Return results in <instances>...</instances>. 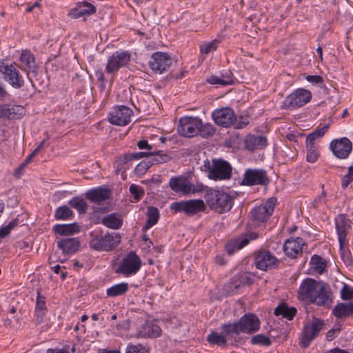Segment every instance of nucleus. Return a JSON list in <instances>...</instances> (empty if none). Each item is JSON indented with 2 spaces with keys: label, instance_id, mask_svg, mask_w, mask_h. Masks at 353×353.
Here are the masks:
<instances>
[{
  "label": "nucleus",
  "instance_id": "4be33fe9",
  "mask_svg": "<svg viewBox=\"0 0 353 353\" xmlns=\"http://www.w3.org/2000/svg\"><path fill=\"white\" fill-rule=\"evenodd\" d=\"M310 302L319 306H329L332 303L329 285L323 282H319L316 293H314Z\"/></svg>",
  "mask_w": 353,
  "mask_h": 353
},
{
  "label": "nucleus",
  "instance_id": "f8f14e48",
  "mask_svg": "<svg viewBox=\"0 0 353 353\" xmlns=\"http://www.w3.org/2000/svg\"><path fill=\"white\" fill-rule=\"evenodd\" d=\"M212 117L217 125L225 128L232 127L236 119L234 111L230 107L214 110L212 113Z\"/></svg>",
  "mask_w": 353,
  "mask_h": 353
},
{
  "label": "nucleus",
  "instance_id": "4468645a",
  "mask_svg": "<svg viewBox=\"0 0 353 353\" xmlns=\"http://www.w3.org/2000/svg\"><path fill=\"white\" fill-rule=\"evenodd\" d=\"M330 148L333 154L339 159H346L352 151V143L347 137L332 140Z\"/></svg>",
  "mask_w": 353,
  "mask_h": 353
},
{
  "label": "nucleus",
  "instance_id": "774afa93",
  "mask_svg": "<svg viewBox=\"0 0 353 353\" xmlns=\"http://www.w3.org/2000/svg\"><path fill=\"white\" fill-rule=\"evenodd\" d=\"M47 310H34V317L37 324H41L43 322Z\"/></svg>",
  "mask_w": 353,
  "mask_h": 353
},
{
  "label": "nucleus",
  "instance_id": "864d4df0",
  "mask_svg": "<svg viewBox=\"0 0 353 353\" xmlns=\"http://www.w3.org/2000/svg\"><path fill=\"white\" fill-rule=\"evenodd\" d=\"M35 310H47L48 311L47 306H46V298L44 295H43L41 293V291L39 289H37V290Z\"/></svg>",
  "mask_w": 353,
  "mask_h": 353
},
{
  "label": "nucleus",
  "instance_id": "72a5a7b5",
  "mask_svg": "<svg viewBox=\"0 0 353 353\" xmlns=\"http://www.w3.org/2000/svg\"><path fill=\"white\" fill-rule=\"evenodd\" d=\"M146 216V223L142 228V231L143 232L147 231L157 223L160 217L159 210L156 207L149 206L147 209Z\"/></svg>",
  "mask_w": 353,
  "mask_h": 353
},
{
  "label": "nucleus",
  "instance_id": "603ef678",
  "mask_svg": "<svg viewBox=\"0 0 353 353\" xmlns=\"http://www.w3.org/2000/svg\"><path fill=\"white\" fill-rule=\"evenodd\" d=\"M219 41L216 39L208 43H204L200 46V52L203 54H209L217 49Z\"/></svg>",
  "mask_w": 353,
  "mask_h": 353
},
{
  "label": "nucleus",
  "instance_id": "338daca9",
  "mask_svg": "<svg viewBox=\"0 0 353 353\" xmlns=\"http://www.w3.org/2000/svg\"><path fill=\"white\" fill-rule=\"evenodd\" d=\"M95 77H97V81L99 83V88L100 89V91H103L105 88V78L102 70H97L95 72Z\"/></svg>",
  "mask_w": 353,
  "mask_h": 353
},
{
  "label": "nucleus",
  "instance_id": "09e8293b",
  "mask_svg": "<svg viewBox=\"0 0 353 353\" xmlns=\"http://www.w3.org/2000/svg\"><path fill=\"white\" fill-rule=\"evenodd\" d=\"M252 345H260L263 346H270L272 344L270 339L262 334L254 335L251 339Z\"/></svg>",
  "mask_w": 353,
  "mask_h": 353
},
{
  "label": "nucleus",
  "instance_id": "680f3d73",
  "mask_svg": "<svg viewBox=\"0 0 353 353\" xmlns=\"http://www.w3.org/2000/svg\"><path fill=\"white\" fill-rule=\"evenodd\" d=\"M341 298L343 300L353 299V288L347 284H344L341 290Z\"/></svg>",
  "mask_w": 353,
  "mask_h": 353
},
{
  "label": "nucleus",
  "instance_id": "0eeeda50",
  "mask_svg": "<svg viewBox=\"0 0 353 353\" xmlns=\"http://www.w3.org/2000/svg\"><path fill=\"white\" fill-rule=\"evenodd\" d=\"M312 99V93L304 88H297L289 94L283 101L282 108L284 109H296L301 108Z\"/></svg>",
  "mask_w": 353,
  "mask_h": 353
},
{
  "label": "nucleus",
  "instance_id": "1a4fd4ad",
  "mask_svg": "<svg viewBox=\"0 0 353 353\" xmlns=\"http://www.w3.org/2000/svg\"><path fill=\"white\" fill-rule=\"evenodd\" d=\"M254 265L256 269L268 271L277 268L280 261L269 250L261 249L254 253Z\"/></svg>",
  "mask_w": 353,
  "mask_h": 353
},
{
  "label": "nucleus",
  "instance_id": "c756f323",
  "mask_svg": "<svg viewBox=\"0 0 353 353\" xmlns=\"http://www.w3.org/2000/svg\"><path fill=\"white\" fill-rule=\"evenodd\" d=\"M332 314L337 319H343L353 316V303H339L333 308Z\"/></svg>",
  "mask_w": 353,
  "mask_h": 353
},
{
  "label": "nucleus",
  "instance_id": "a19ab883",
  "mask_svg": "<svg viewBox=\"0 0 353 353\" xmlns=\"http://www.w3.org/2000/svg\"><path fill=\"white\" fill-rule=\"evenodd\" d=\"M68 204L81 214H85L88 210V204L84 199L79 196L73 197L68 201Z\"/></svg>",
  "mask_w": 353,
  "mask_h": 353
},
{
  "label": "nucleus",
  "instance_id": "dca6fc26",
  "mask_svg": "<svg viewBox=\"0 0 353 353\" xmlns=\"http://www.w3.org/2000/svg\"><path fill=\"white\" fill-rule=\"evenodd\" d=\"M172 63V59L167 53L156 52L151 56L148 65L155 73L162 74L168 70Z\"/></svg>",
  "mask_w": 353,
  "mask_h": 353
},
{
  "label": "nucleus",
  "instance_id": "9b49d317",
  "mask_svg": "<svg viewBox=\"0 0 353 353\" xmlns=\"http://www.w3.org/2000/svg\"><path fill=\"white\" fill-rule=\"evenodd\" d=\"M130 60V54L128 51H116L109 57L105 66V72L108 74H114L121 68L127 65Z\"/></svg>",
  "mask_w": 353,
  "mask_h": 353
},
{
  "label": "nucleus",
  "instance_id": "f704fd0d",
  "mask_svg": "<svg viewBox=\"0 0 353 353\" xmlns=\"http://www.w3.org/2000/svg\"><path fill=\"white\" fill-rule=\"evenodd\" d=\"M101 223L108 228L118 230L123 225V219L117 213H112L103 217Z\"/></svg>",
  "mask_w": 353,
  "mask_h": 353
},
{
  "label": "nucleus",
  "instance_id": "de8ad7c7",
  "mask_svg": "<svg viewBox=\"0 0 353 353\" xmlns=\"http://www.w3.org/2000/svg\"><path fill=\"white\" fill-rule=\"evenodd\" d=\"M307 155L306 160L309 163H314L320 156L318 145L316 144L306 143Z\"/></svg>",
  "mask_w": 353,
  "mask_h": 353
},
{
  "label": "nucleus",
  "instance_id": "6e6d98bb",
  "mask_svg": "<svg viewBox=\"0 0 353 353\" xmlns=\"http://www.w3.org/2000/svg\"><path fill=\"white\" fill-rule=\"evenodd\" d=\"M322 189L324 188V185H321ZM327 204L326 192L323 190L321 194L318 195L312 202V205L314 208L318 209L320 206Z\"/></svg>",
  "mask_w": 353,
  "mask_h": 353
},
{
  "label": "nucleus",
  "instance_id": "5701e85b",
  "mask_svg": "<svg viewBox=\"0 0 353 353\" xmlns=\"http://www.w3.org/2000/svg\"><path fill=\"white\" fill-rule=\"evenodd\" d=\"M351 221L347 217L345 214H339L335 219V225L339 247L344 245L348 230L351 228Z\"/></svg>",
  "mask_w": 353,
  "mask_h": 353
},
{
  "label": "nucleus",
  "instance_id": "f257e3e1",
  "mask_svg": "<svg viewBox=\"0 0 353 353\" xmlns=\"http://www.w3.org/2000/svg\"><path fill=\"white\" fill-rule=\"evenodd\" d=\"M204 199L210 210L219 214L230 211L234 205V197L218 189H206Z\"/></svg>",
  "mask_w": 353,
  "mask_h": 353
},
{
  "label": "nucleus",
  "instance_id": "5fc2aeb1",
  "mask_svg": "<svg viewBox=\"0 0 353 353\" xmlns=\"http://www.w3.org/2000/svg\"><path fill=\"white\" fill-rule=\"evenodd\" d=\"M207 82L211 85H232L234 83V80H231L230 79H227V80L221 79L219 77L217 76H211L207 79Z\"/></svg>",
  "mask_w": 353,
  "mask_h": 353
},
{
  "label": "nucleus",
  "instance_id": "e2e57ef3",
  "mask_svg": "<svg viewBox=\"0 0 353 353\" xmlns=\"http://www.w3.org/2000/svg\"><path fill=\"white\" fill-rule=\"evenodd\" d=\"M240 283L243 285H252L254 282V278L252 274L249 272H244L238 276Z\"/></svg>",
  "mask_w": 353,
  "mask_h": 353
},
{
  "label": "nucleus",
  "instance_id": "6ab92c4d",
  "mask_svg": "<svg viewBox=\"0 0 353 353\" xmlns=\"http://www.w3.org/2000/svg\"><path fill=\"white\" fill-rule=\"evenodd\" d=\"M305 241L303 238L296 237L287 239L283 245L285 254L290 259H296L302 255Z\"/></svg>",
  "mask_w": 353,
  "mask_h": 353
},
{
  "label": "nucleus",
  "instance_id": "58836bf2",
  "mask_svg": "<svg viewBox=\"0 0 353 353\" xmlns=\"http://www.w3.org/2000/svg\"><path fill=\"white\" fill-rule=\"evenodd\" d=\"M221 330L225 336H237L242 333L239 321L233 323H223L221 326Z\"/></svg>",
  "mask_w": 353,
  "mask_h": 353
},
{
  "label": "nucleus",
  "instance_id": "052dcab7",
  "mask_svg": "<svg viewBox=\"0 0 353 353\" xmlns=\"http://www.w3.org/2000/svg\"><path fill=\"white\" fill-rule=\"evenodd\" d=\"M352 182H353V165L348 168L347 173L342 178L341 188L346 189Z\"/></svg>",
  "mask_w": 353,
  "mask_h": 353
},
{
  "label": "nucleus",
  "instance_id": "b1692460",
  "mask_svg": "<svg viewBox=\"0 0 353 353\" xmlns=\"http://www.w3.org/2000/svg\"><path fill=\"white\" fill-rule=\"evenodd\" d=\"M111 190L104 186H99L88 190L85 197L91 202L100 204L109 199L111 196Z\"/></svg>",
  "mask_w": 353,
  "mask_h": 353
},
{
  "label": "nucleus",
  "instance_id": "9d476101",
  "mask_svg": "<svg viewBox=\"0 0 353 353\" xmlns=\"http://www.w3.org/2000/svg\"><path fill=\"white\" fill-rule=\"evenodd\" d=\"M270 182V179L264 170L248 168L243 174L241 185L247 186L257 185L267 186Z\"/></svg>",
  "mask_w": 353,
  "mask_h": 353
},
{
  "label": "nucleus",
  "instance_id": "3c124183",
  "mask_svg": "<svg viewBox=\"0 0 353 353\" xmlns=\"http://www.w3.org/2000/svg\"><path fill=\"white\" fill-rule=\"evenodd\" d=\"M19 224V219H14L10 221L6 225L0 228V239L7 236L12 230H13Z\"/></svg>",
  "mask_w": 353,
  "mask_h": 353
},
{
  "label": "nucleus",
  "instance_id": "69168bd1",
  "mask_svg": "<svg viewBox=\"0 0 353 353\" xmlns=\"http://www.w3.org/2000/svg\"><path fill=\"white\" fill-rule=\"evenodd\" d=\"M208 188L205 186L202 183L196 181L195 183L190 182V194L200 193L203 191L205 192V189Z\"/></svg>",
  "mask_w": 353,
  "mask_h": 353
},
{
  "label": "nucleus",
  "instance_id": "20e7f679",
  "mask_svg": "<svg viewBox=\"0 0 353 353\" xmlns=\"http://www.w3.org/2000/svg\"><path fill=\"white\" fill-rule=\"evenodd\" d=\"M141 260L134 251H130L121 261L115 272L129 277L135 275L141 269Z\"/></svg>",
  "mask_w": 353,
  "mask_h": 353
},
{
  "label": "nucleus",
  "instance_id": "7ed1b4c3",
  "mask_svg": "<svg viewBox=\"0 0 353 353\" xmlns=\"http://www.w3.org/2000/svg\"><path fill=\"white\" fill-rule=\"evenodd\" d=\"M90 236L89 245L97 251H112L119 245L121 239L120 234L116 232L103 234L101 231H92Z\"/></svg>",
  "mask_w": 353,
  "mask_h": 353
},
{
  "label": "nucleus",
  "instance_id": "f3484780",
  "mask_svg": "<svg viewBox=\"0 0 353 353\" xmlns=\"http://www.w3.org/2000/svg\"><path fill=\"white\" fill-rule=\"evenodd\" d=\"M133 111L128 106L118 105L110 113L109 121L114 125L124 126L131 121Z\"/></svg>",
  "mask_w": 353,
  "mask_h": 353
},
{
  "label": "nucleus",
  "instance_id": "c85d7f7f",
  "mask_svg": "<svg viewBox=\"0 0 353 353\" xmlns=\"http://www.w3.org/2000/svg\"><path fill=\"white\" fill-rule=\"evenodd\" d=\"M297 313V310L294 307H290L286 303H280L274 309L275 316H281L288 321H292Z\"/></svg>",
  "mask_w": 353,
  "mask_h": 353
},
{
  "label": "nucleus",
  "instance_id": "79ce46f5",
  "mask_svg": "<svg viewBox=\"0 0 353 353\" xmlns=\"http://www.w3.org/2000/svg\"><path fill=\"white\" fill-rule=\"evenodd\" d=\"M172 157L163 150L150 152V160L154 164H161L170 161Z\"/></svg>",
  "mask_w": 353,
  "mask_h": 353
},
{
  "label": "nucleus",
  "instance_id": "7c9ffc66",
  "mask_svg": "<svg viewBox=\"0 0 353 353\" xmlns=\"http://www.w3.org/2000/svg\"><path fill=\"white\" fill-rule=\"evenodd\" d=\"M53 231L55 234L61 236H69L79 232L80 228L77 223L70 224H56L53 226Z\"/></svg>",
  "mask_w": 353,
  "mask_h": 353
},
{
  "label": "nucleus",
  "instance_id": "0e129e2a",
  "mask_svg": "<svg viewBox=\"0 0 353 353\" xmlns=\"http://www.w3.org/2000/svg\"><path fill=\"white\" fill-rule=\"evenodd\" d=\"M125 353H148L145 347L141 345H128Z\"/></svg>",
  "mask_w": 353,
  "mask_h": 353
},
{
  "label": "nucleus",
  "instance_id": "37998d69",
  "mask_svg": "<svg viewBox=\"0 0 353 353\" xmlns=\"http://www.w3.org/2000/svg\"><path fill=\"white\" fill-rule=\"evenodd\" d=\"M312 268L319 274H323L326 268V261L317 254H314L310 259Z\"/></svg>",
  "mask_w": 353,
  "mask_h": 353
},
{
  "label": "nucleus",
  "instance_id": "393cba45",
  "mask_svg": "<svg viewBox=\"0 0 353 353\" xmlns=\"http://www.w3.org/2000/svg\"><path fill=\"white\" fill-rule=\"evenodd\" d=\"M97 12L96 7L91 3L82 1L76 3V7L71 10L70 15L73 19H78L81 17H89Z\"/></svg>",
  "mask_w": 353,
  "mask_h": 353
},
{
  "label": "nucleus",
  "instance_id": "412c9836",
  "mask_svg": "<svg viewBox=\"0 0 353 353\" xmlns=\"http://www.w3.org/2000/svg\"><path fill=\"white\" fill-rule=\"evenodd\" d=\"M320 281H317L312 278L304 279L298 290V298L300 300H309L311 301L314 293H316V289Z\"/></svg>",
  "mask_w": 353,
  "mask_h": 353
},
{
  "label": "nucleus",
  "instance_id": "cd10ccee",
  "mask_svg": "<svg viewBox=\"0 0 353 353\" xmlns=\"http://www.w3.org/2000/svg\"><path fill=\"white\" fill-rule=\"evenodd\" d=\"M57 246L63 254H74L80 247V241L77 238H66L57 242Z\"/></svg>",
  "mask_w": 353,
  "mask_h": 353
},
{
  "label": "nucleus",
  "instance_id": "6e6552de",
  "mask_svg": "<svg viewBox=\"0 0 353 353\" xmlns=\"http://www.w3.org/2000/svg\"><path fill=\"white\" fill-rule=\"evenodd\" d=\"M325 323L323 320L319 318H314L311 323L305 325L301 331V346L307 348L311 342L316 338L321 330L324 329Z\"/></svg>",
  "mask_w": 353,
  "mask_h": 353
},
{
  "label": "nucleus",
  "instance_id": "2f4dec72",
  "mask_svg": "<svg viewBox=\"0 0 353 353\" xmlns=\"http://www.w3.org/2000/svg\"><path fill=\"white\" fill-rule=\"evenodd\" d=\"M21 109L19 105L10 104L0 105V119H17L19 118L18 111Z\"/></svg>",
  "mask_w": 353,
  "mask_h": 353
},
{
  "label": "nucleus",
  "instance_id": "f03ea898",
  "mask_svg": "<svg viewBox=\"0 0 353 353\" xmlns=\"http://www.w3.org/2000/svg\"><path fill=\"white\" fill-rule=\"evenodd\" d=\"M201 171L208 174V177L215 181L228 180L232 176V167L222 159H206L201 167Z\"/></svg>",
  "mask_w": 353,
  "mask_h": 353
},
{
  "label": "nucleus",
  "instance_id": "bf43d9fd",
  "mask_svg": "<svg viewBox=\"0 0 353 353\" xmlns=\"http://www.w3.org/2000/svg\"><path fill=\"white\" fill-rule=\"evenodd\" d=\"M250 123L249 117L248 115L236 117V119L232 124V127L235 129H242L245 128Z\"/></svg>",
  "mask_w": 353,
  "mask_h": 353
},
{
  "label": "nucleus",
  "instance_id": "aec40b11",
  "mask_svg": "<svg viewBox=\"0 0 353 353\" xmlns=\"http://www.w3.org/2000/svg\"><path fill=\"white\" fill-rule=\"evenodd\" d=\"M239 322L242 333L252 334L260 329V320L252 313L245 314L239 319Z\"/></svg>",
  "mask_w": 353,
  "mask_h": 353
},
{
  "label": "nucleus",
  "instance_id": "473e14b6",
  "mask_svg": "<svg viewBox=\"0 0 353 353\" xmlns=\"http://www.w3.org/2000/svg\"><path fill=\"white\" fill-rule=\"evenodd\" d=\"M19 61L22 64L25 65V70H27L28 76L30 71L35 72L37 69L34 54L30 52V50H23Z\"/></svg>",
  "mask_w": 353,
  "mask_h": 353
},
{
  "label": "nucleus",
  "instance_id": "bb28decb",
  "mask_svg": "<svg viewBox=\"0 0 353 353\" xmlns=\"http://www.w3.org/2000/svg\"><path fill=\"white\" fill-rule=\"evenodd\" d=\"M267 144V138L262 135L249 134L245 139V147L251 152L259 148H264Z\"/></svg>",
  "mask_w": 353,
  "mask_h": 353
},
{
  "label": "nucleus",
  "instance_id": "423d86ee",
  "mask_svg": "<svg viewBox=\"0 0 353 353\" xmlns=\"http://www.w3.org/2000/svg\"><path fill=\"white\" fill-rule=\"evenodd\" d=\"M170 209L176 212H183L188 216H192L206 210V205L202 199H190L173 202Z\"/></svg>",
  "mask_w": 353,
  "mask_h": 353
},
{
  "label": "nucleus",
  "instance_id": "4c0bfd02",
  "mask_svg": "<svg viewBox=\"0 0 353 353\" xmlns=\"http://www.w3.org/2000/svg\"><path fill=\"white\" fill-rule=\"evenodd\" d=\"M207 341L210 345H215L219 347H225L228 344L227 338L225 334L212 331L207 336Z\"/></svg>",
  "mask_w": 353,
  "mask_h": 353
},
{
  "label": "nucleus",
  "instance_id": "39448f33",
  "mask_svg": "<svg viewBox=\"0 0 353 353\" xmlns=\"http://www.w3.org/2000/svg\"><path fill=\"white\" fill-rule=\"evenodd\" d=\"M276 201L275 197H270L263 204L253 208L250 212L251 221L258 225L266 223L274 212Z\"/></svg>",
  "mask_w": 353,
  "mask_h": 353
},
{
  "label": "nucleus",
  "instance_id": "13d9d810",
  "mask_svg": "<svg viewBox=\"0 0 353 353\" xmlns=\"http://www.w3.org/2000/svg\"><path fill=\"white\" fill-rule=\"evenodd\" d=\"M341 250V258L344 263L347 266H352L353 265V259L352 254L348 249H344L343 245L340 247Z\"/></svg>",
  "mask_w": 353,
  "mask_h": 353
},
{
  "label": "nucleus",
  "instance_id": "8fccbe9b",
  "mask_svg": "<svg viewBox=\"0 0 353 353\" xmlns=\"http://www.w3.org/2000/svg\"><path fill=\"white\" fill-rule=\"evenodd\" d=\"M129 191L130 194L132 195L135 201H140L145 195L144 189L142 187L134 183L130 185L129 188Z\"/></svg>",
  "mask_w": 353,
  "mask_h": 353
},
{
  "label": "nucleus",
  "instance_id": "ddd939ff",
  "mask_svg": "<svg viewBox=\"0 0 353 353\" xmlns=\"http://www.w3.org/2000/svg\"><path fill=\"white\" fill-rule=\"evenodd\" d=\"M201 119L194 117H184L179 119L177 128L178 133L185 137H193L198 134Z\"/></svg>",
  "mask_w": 353,
  "mask_h": 353
},
{
  "label": "nucleus",
  "instance_id": "c9c22d12",
  "mask_svg": "<svg viewBox=\"0 0 353 353\" xmlns=\"http://www.w3.org/2000/svg\"><path fill=\"white\" fill-rule=\"evenodd\" d=\"M129 289L128 283L115 284L106 290V295L108 297H116L125 294Z\"/></svg>",
  "mask_w": 353,
  "mask_h": 353
},
{
  "label": "nucleus",
  "instance_id": "e433bc0d",
  "mask_svg": "<svg viewBox=\"0 0 353 353\" xmlns=\"http://www.w3.org/2000/svg\"><path fill=\"white\" fill-rule=\"evenodd\" d=\"M143 335L150 338H157L162 334L161 327L152 322H146L143 326Z\"/></svg>",
  "mask_w": 353,
  "mask_h": 353
},
{
  "label": "nucleus",
  "instance_id": "4d7b16f0",
  "mask_svg": "<svg viewBox=\"0 0 353 353\" xmlns=\"http://www.w3.org/2000/svg\"><path fill=\"white\" fill-rule=\"evenodd\" d=\"M153 165L150 159L141 161L135 168V172L139 174H144L146 171Z\"/></svg>",
  "mask_w": 353,
  "mask_h": 353
},
{
  "label": "nucleus",
  "instance_id": "ea45409f",
  "mask_svg": "<svg viewBox=\"0 0 353 353\" xmlns=\"http://www.w3.org/2000/svg\"><path fill=\"white\" fill-rule=\"evenodd\" d=\"M143 157L150 159V152H137L125 154L119 157V164H126L129 161L138 160Z\"/></svg>",
  "mask_w": 353,
  "mask_h": 353
},
{
  "label": "nucleus",
  "instance_id": "a878e982",
  "mask_svg": "<svg viewBox=\"0 0 353 353\" xmlns=\"http://www.w3.org/2000/svg\"><path fill=\"white\" fill-rule=\"evenodd\" d=\"M169 186L172 190L184 195L190 194V181L182 176H174L170 179Z\"/></svg>",
  "mask_w": 353,
  "mask_h": 353
},
{
  "label": "nucleus",
  "instance_id": "a211bd4d",
  "mask_svg": "<svg viewBox=\"0 0 353 353\" xmlns=\"http://www.w3.org/2000/svg\"><path fill=\"white\" fill-rule=\"evenodd\" d=\"M258 237L259 234L255 232H246L228 242L225 245V249L229 255H232L236 251L247 245L250 241L255 240Z\"/></svg>",
  "mask_w": 353,
  "mask_h": 353
},
{
  "label": "nucleus",
  "instance_id": "c03bdc74",
  "mask_svg": "<svg viewBox=\"0 0 353 353\" xmlns=\"http://www.w3.org/2000/svg\"><path fill=\"white\" fill-rule=\"evenodd\" d=\"M216 128L210 123H203L201 119V123L199 125L198 134L203 138H209L212 137L216 132Z\"/></svg>",
  "mask_w": 353,
  "mask_h": 353
},
{
  "label": "nucleus",
  "instance_id": "2eb2a0df",
  "mask_svg": "<svg viewBox=\"0 0 353 353\" xmlns=\"http://www.w3.org/2000/svg\"><path fill=\"white\" fill-rule=\"evenodd\" d=\"M0 72L4 75L6 81L13 88L18 89L24 85L23 77L14 65L2 63L0 65Z\"/></svg>",
  "mask_w": 353,
  "mask_h": 353
},
{
  "label": "nucleus",
  "instance_id": "49530a36",
  "mask_svg": "<svg viewBox=\"0 0 353 353\" xmlns=\"http://www.w3.org/2000/svg\"><path fill=\"white\" fill-rule=\"evenodd\" d=\"M328 129V125H324L322 128H318L312 132L310 133L306 137V143L316 144L315 141L324 136Z\"/></svg>",
  "mask_w": 353,
  "mask_h": 353
},
{
  "label": "nucleus",
  "instance_id": "a18cd8bd",
  "mask_svg": "<svg viewBox=\"0 0 353 353\" xmlns=\"http://www.w3.org/2000/svg\"><path fill=\"white\" fill-rule=\"evenodd\" d=\"M74 216L73 212L67 205L59 207L54 213V218L57 220H68Z\"/></svg>",
  "mask_w": 353,
  "mask_h": 353
}]
</instances>
